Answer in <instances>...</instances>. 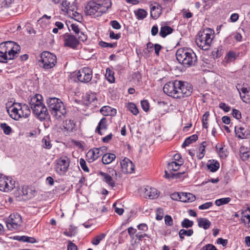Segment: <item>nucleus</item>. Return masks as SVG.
<instances>
[{
	"mask_svg": "<svg viewBox=\"0 0 250 250\" xmlns=\"http://www.w3.org/2000/svg\"><path fill=\"white\" fill-rule=\"evenodd\" d=\"M240 157L243 161L247 160L250 157V150L247 147L241 146L240 149Z\"/></svg>",
	"mask_w": 250,
	"mask_h": 250,
	"instance_id": "nucleus-30",
	"label": "nucleus"
},
{
	"mask_svg": "<svg viewBox=\"0 0 250 250\" xmlns=\"http://www.w3.org/2000/svg\"><path fill=\"white\" fill-rule=\"evenodd\" d=\"M201 250H216V248L211 244H208L203 247Z\"/></svg>",
	"mask_w": 250,
	"mask_h": 250,
	"instance_id": "nucleus-64",
	"label": "nucleus"
},
{
	"mask_svg": "<svg viewBox=\"0 0 250 250\" xmlns=\"http://www.w3.org/2000/svg\"><path fill=\"white\" fill-rule=\"evenodd\" d=\"M71 30L73 31L75 34V36H76L78 34H80L81 30L78 25L76 24L72 23L70 25Z\"/></svg>",
	"mask_w": 250,
	"mask_h": 250,
	"instance_id": "nucleus-53",
	"label": "nucleus"
},
{
	"mask_svg": "<svg viewBox=\"0 0 250 250\" xmlns=\"http://www.w3.org/2000/svg\"><path fill=\"white\" fill-rule=\"evenodd\" d=\"M183 163H179L175 161H172L167 164V169L170 172L176 171L180 169Z\"/></svg>",
	"mask_w": 250,
	"mask_h": 250,
	"instance_id": "nucleus-31",
	"label": "nucleus"
},
{
	"mask_svg": "<svg viewBox=\"0 0 250 250\" xmlns=\"http://www.w3.org/2000/svg\"><path fill=\"white\" fill-rule=\"evenodd\" d=\"M181 232V233L183 234L184 235H186L188 236H191L193 233V230L192 229H189L188 230H186L184 229H182L180 230Z\"/></svg>",
	"mask_w": 250,
	"mask_h": 250,
	"instance_id": "nucleus-61",
	"label": "nucleus"
},
{
	"mask_svg": "<svg viewBox=\"0 0 250 250\" xmlns=\"http://www.w3.org/2000/svg\"><path fill=\"white\" fill-rule=\"evenodd\" d=\"M7 223V227L9 230L17 229L21 226L22 219L21 215L14 213L10 215Z\"/></svg>",
	"mask_w": 250,
	"mask_h": 250,
	"instance_id": "nucleus-12",
	"label": "nucleus"
},
{
	"mask_svg": "<svg viewBox=\"0 0 250 250\" xmlns=\"http://www.w3.org/2000/svg\"><path fill=\"white\" fill-rule=\"evenodd\" d=\"M99 174L103 178V181L108 184L112 188L115 187V183L113 180V178L111 177L110 174L103 171H100Z\"/></svg>",
	"mask_w": 250,
	"mask_h": 250,
	"instance_id": "nucleus-20",
	"label": "nucleus"
},
{
	"mask_svg": "<svg viewBox=\"0 0 250 250\" xmlns=\"http://www.w3.org/2000/svg\"><path fill=\"white\" fill-rule=\"evenodd\" d=\"M165 222L166 225L171 226L173 224V219L172 217L168 215H167L165 217Z\"/></svg>",
	"mask_w": 250,
	"mask_h": 250,
	"instance_id": "nucleus-56",
	"label": "nucleus"
},
{
	"mask_svg": "<svg viewBox=\"0 0 250 250\" xmlns=\"http://www.w3.org/2000/svg\"><path fill=\"white\" fill-rule=\"evenodd\" d=\"M99 45L103 48L104 47H110L115 48L117 46V42L114 43H107L104 41H100L99 43Z\"/></svg>",
	"mask_w": 250,
	"mask_h": 250,
	"instance_id": "nucleus-47",
	"label": "nucleus"
},
{
	"mask_svg": "<svg viewBox=\"0 0 250 250\" xmlns=\"http://www.w3.org/2000/svg\"><path fill=\"white\" fill-rule=\"evenodd\" d=\"M199 227L202 228L204 229H207L211 226V222L207 218H200L197 219Z\"/></svg>",
	"mask_w": 250,
	"mask_h": 250,
	"instance_id": "nucleus-27",
	"label": "nucleus"
},
{
	"mask_svg": "<svg viewBox=\"0 0 250 250\" xmlns=\"http://www.w3.org/2000/svg\"><path fill=\"white\" fill-rule=\"evenodd\" d=\"M176 57L178 62L187 67L195 65L197 61L196 54L187 47L179 48L176 51Z\"/></svg>",
	"mask_w": 250,
	"mask_h": 250,
	"instance_id": "nucleus-2",
	"label": "nucleus"
},
{
	"mask_svg": "<svg viewBox=\"0 0 250 250\" xmlns=\"http://www.w3.org/2000/svg\"><path fill=\"white\" fill-rule=\"evenodd\" d=\"M57 62L56 55L48 51H44L40 55L39 65L44 69L53 68Z\"/></svg>",
	"mask_w": 250,
	"mask_h": 250,
	"instance_id": "nucleus-5",
	"label": "nucleus"
},
{
	"mask_svg": "<svg viewBox=\"0 0 250 250\" xmlns=\"http://www.w3.org/2000/svg\"><path fill=\"white\" fill-rule=\"evenodd\" d=\"M15 181L8 178L7 181V186L6 188V192L12 190L15 188Z\"/></svg>",
	"mask_w": 250,
	"mask_h": 250,
	"instance_id": "nucleus-51",
	"label": "nucleus"
},
{
	"mask_svg": "<svg viewBox=\"0 0 250 250\" xmlns=\"http://www.w3.org/2000/svg\"><path fill=\"white\" fill-rule=\"evenodd\" d=\"M42 146L44 148L49 149L52 147V145L48 136H44L42 139Z\"/></svg>",
	"mask_w": 250,
	"mask_h": 250,
	"instance_id": "nucleus-37",
	"label": "nucleus"
},
{
	"mask_svg": "<svg viewBox=\"0 0 250 250\" xmlns=\"http://www.w3.org/2000/svg\"><path fill=\"white\" fill-rule=\"evenodd\" d=\"M188 10H187L185 9H183L182 10V12L183 13V17L184 18L189 19L193 16L192 13L190 12H188Z\"/></svg>",
	"mask_w": 250,
	"mask_h": 250,
	"instance_id": "nucleus-63",
	"label": "nucleus"
},
{
	"mask_svg": "<svg viewBox=\"0 0 250 250\" xmlns=\"http://www.w3.org/2000/svg\"><path fill=\"white\" fill-rule=\"evenodd\" d=\"M236 55L233 51H229L225 59L227 62H233L236 59Z\"/></svg>",
	"mask_w": 250,
	"mask_h": 250,
	"instance_id": "nucleus-45",
	"label": "nucleus"
},
{
	"mask_svg": "<svg viewBox=\"0 0 250 250\" xmlns=\"http://www.w3.org/2000/svg\"><path fill=\"white\" fill-rule=\"evenodd\" d=\"M122 170L124 173H131L133 172L135 166L133 163L127 158H125L120 162Z\"/></svg>",
	"mask_w": 250,
	"mask_h": 250,
	"instance_id": "nucleus-14",
	"label": "nucleus"
},
{
	"mask_svg": "<svg viewBox=\"0 0 250 250\" xmlns=\"http://www.w3.org/2000/svg\"><path fill=\"white\" fill-rule=\"evenodd\" d=\"M63 45L64 47L76 49L80 44L79 40L73 35L66 33L62 35Z\"/></svg>",
	"mask_w": 250,
	"mask_h": 250,
	"instance_id": "nucleus-13",
	"label": "nucleus"
},
{
	"mask_svg": "<svg viewBox=\"0 0 250 250\" xmlns=\"http://www.w3.org/2000/svg\"><path fill=\"white\" fill-rule=\"evenodd\" d=\"M223 53V51L221 47H218L217 48H215L214 50L212 52V55L214 59L218 58L220 57Z\"/></svg>",
	"mask_w": 250,
	"mask_h": 250,
	"instance_id": "nucleus-44",
	"label": "nucleus"
},
{
	"mask_svg": "<svg viewBox=\"0 0 250 250\" xmlns=\"http://www.w3.org/2000/svg\"><path fill=\"white\" fill-rule=\"evenodd\" d=\"M31 109L33 114L40 121H43L50 117L48 111L43 103L35 105Z\"/></svg>",
	"mask_w": 250,
	"mask_h": 250,
	"instance_id": "nucleus-10",
	"label": "nucleus"
},
{
	"mask_svg": "<svg viewBox=\"0 0 250 250\" xmlns=\"http://www.w3.org/2000/svg\"><path fill=\"white\" fill-rule=\"evenodd\" d=\"M80 165L81 168L84 171L86 172H89V169L87 166L86 162L83 158H81L80 159Z\"/></svg>",
	"mask_w": 250,
	"mask_h": 250,
	"instance_id": "nucleus-49",
	"label": "nucleus"
},
{
	"mask_svg": "<svg viewBox=\"0 0 250 250\" xmlns=\"http://www.w3.org/2000/svg\"><path fill=\"white\" fill-rule=\"evenodd\" d=\"M116 158V155L113 153H106L102 157V161L104 164H109Z\"/></svg>",
	"mask_w": 250,
	"mask_h": 250,
	"instance_id": "nucleus-28",
	"label": "nucleus"
},
{
	"mask_svg": "<svg viewBox=\"0 0 250 250\" xmlns=\"http://www.w3.org/2000/svg\"><path fill=\"white\" fill-rule=\"evenodd\" d=\"M165 174L164 175V177L166 179H169L170 178H179L181 177V176L182 174H185V172H177L176 173H172L171 172H170V173H168L167 171H165Z\"/></svg>",
	"mask_w": 250,
	"mask_h": 250,
	"instance_id": "nucleus-39",
	"label": "nucleus"
},
{
	"mask_svg": "<svg viewBox=\"0 0 250 250\" xmlns=\"http://www.w3.org/2000/svg\"><path fill=\"white\" fill-rule=\"evenodd\" d=\"M162 7L159 4L151 7L150 16L153 19H158L161 14Z\"/></svg>",
	"mask_w": 250,
	"mask_h": 250,
	"instance_id": "nucleus-21",
	"label": "nucleus"
},
{
	"mask_svg": "<svg viewBox=\"0 0 250 250\" xmlns=\"http://www.w3.org/2000/svg\"><path fill=\"white\" fill-rule=\"evenodd\" d=\"M21 51V46L16 42L7 41L0 43V62H7L8 60L17 57Z\"/></svg>",
	"mask_w": 250,
	"mask_h": 250,
	"instance_id": "nucleus-1",
	"label": "nucleus"
},
{
	"mask_svg": "<svg viewBox=\"0 0 250 250\" xmlns=\"http://www.w3.org/2000/svg\"><path fill=\"white\" fill-rule=\"evenodd\" d=\"M196 199L195 196L191 193L181 192V201L192 202Z\"/></svg>",
	"mask_w": 250,
	"mask_h": 250,
	"instance_id": "nucleus-25",
	"label": "nucleus"
},
{
	"mask_svg": "<svg viewBox=\"0 0 250 250\" xmlns=\"http://www.w3.org/2000/svg\"><path fill=\"white\" fill-rule=\"evenodd\" d=\"M219 107L223 109L225 112H229L230 109V107L227 105L225 103L221 102L219 104Z\"/></svg>",
	"mask_w": 250,
	"mask_h": 250,
	"instance_id": "nucleus-62",
	"label": "nucleus"
},
{
	"mask_svg": "<svg viewBox=\"0 0 250 250\" xmlns=\"http://www.w3.org/2000/svg\"><path fill=\"white\" fill-rule=\"evenodd\" d=\"M75 123L72 120H66L64 123L63 127L67 131H72L75 127Z\"/></svg>",
	"mask_w": 250,
	"mask_h": 250,
	"instance_id": "nucleus-33",
	"label": "nucleus"
},
{
	"mask_svg": "<svg viewBox=\"0 0 250 250\" xmlns=\"http://www.w3.org/2000/svg\"><path fill=\"white\" fill-rule=\"evenodd\" d=\"M70 159L67 156H62L55 161V169L59 175H64L68 170Z\"/></svg>",
	"mask_w": 250,
	"mask_h": 250,
	"instance_id": "nucleus-6",
	"label": "nucleus"
},
{
	"mask_svg": "<svg viewBox=\"0 0 250 250\" xmlns=\"http://www.w3.org/2000/svg\"><path fill=\"white\" fill-rule=\"evenodd\" d=\"M241 221L245 224H248V227L250 228V215L247 214L245 212H242Z\"/></svg>",
	"mask_w": 250,
	"mask_h": 250,
	"instance_id": "nucleus-46",
	"label": "nucleus"
},
{
	"mask_svg": "<svg viewBox=\"0 0 250 250\" xmlns=\"http://www.w3.org/2000/svg\"><path fill=\"white\" fill-rule=\"evenodd\" d=\"M177 99H181L190 96L193 90L192 85L186 82L179 81Z\"/></svg>",
	"mask_w": 250,
	"mask_h": 250,
	"instance_id": "nucleus-7",
	"label": "nucleus"
},
{
	"mask_svg": "<svg viewBox=\"0 0 250 250\" xmlns=\"http://www.w3.org/2000/svg\"><path fill=\"white\" fill-rule=\"evenodd\" d=\"M231 114L233 117L237 119H240L241 118V113L237 109H233Z\"/></svg>",
	"mask_w": 250,
	"mask_h": 250,
	"instance_id": "nucleus-59",
	"label": "nucleus"
},
{
	"mask_svg": "<svg viewBox=\"0 0 250 250\" xmlns=\"http://www.w3.org/2000/svg\"><path fill=\"white\" fill-rule=\"evenodd\" d=\"M173 29L169 26H162L159 33L160 36L162 38H165L167 35L171 34Z\"/></svg>",
	"mask_w": 250,
	"mask_h": 250,
	"instance_id": "nucleus-29",
	"label": "nucleus"
},
{
	"mask_svg": "<svg viewBox=\"0 0 250 250\" xmlns=\"http://www.w3.org/2000/svg\"><path fill=\"white\" fill-rule=\"evenodd\" d=\"M78 80L82 83H86L90 82L92 78V70L88 67L81 68L76 74Z\"/></svg>",
	"mask_w": 250,
	"mask_h": 250,
	"instance_id": "nucleus-8",
	"label": "nucleus"
},
{
	"mask_svg": "<svg viewBox=\"0 0 250 250\" xmlns=\"http://www.w3.org/2000/svg\"><path fill=\"white\" fill-rule=\"evenodd\" d=\"M96 1L90 0L87 2L85 6L84 12L86 15L93 16L95 17H100L103 15Z\"/></svg>",
	"mask_w": 250,
	"mask_h": 250,
	"instance_id": "nucleus-11",
	"label": "nucleus"
},
{
	"mask_svg": "<svg viewBox=\"0 0 250 250\" xmlns=\"http://www.w3.org/2000/svg\"><path fill=\"white\" fill-rule=\"evenodd\" d=\"M0 128L3 130V132L6 135H9L12 132V128L6 123H1L0 124Z\"/></svg>",
	"mask_w": 250,
	"mask_h": 250,
	"instance_id": "nucleus-43",
	"label": "nucleus"
},
{
	"mask_svg": "<svg viewBox=\"0 0 250 250\" xmlns=\"http://www.w3.org/2000/svg\"><path fill=\"white\" fill-rule=\"evenodd\" d=\"M141 104L142 109L145 111L147 112L149 109V104L147 100H144L141 102Z\"/></svg>",
	"mask_w": 250,
	"mask_h": 250,
	"instance_id": "nucleus-50",
	"label": "nucleus"
},
{
	"mask_svg": "<svg viewBox=\"0 0 250 250\" xmlns=\"http://www.w3.org/2000/svg\"><path fill=\"white\" fill-rule=\"evenodd\" d=\"M107 80L110 83L115 82V78L114 76V72L109 68H107L106 70V73L105 75Z\"/></svg>",
	"mask_w": 250,
	"mask_h": 250,
	"instance_id": "nucleus-36",
	"label": "nucleus"
},
{
	"mask_svg": "<svg viewBox=\"0 0 250 250\" xmlns=\"http://www.w3.org/2000/svg\"><path fill=\"white\" fill-rule=\"evenodd\" d=\"M158 190L155 188L147 186L145 188L144 190V196L145 198H148L150 199H154L157 198L158 197Z\"/></svg>",
	"mask_w": 250,
	"mask_h": 250,
	"instance_id": "nucleus-18",
	"label": "nucleus"
},
{
	"mask_svg": "<svg viewBox=\"0 0 250 250\" xmlns=\"http://www.w3.org/2000/svg\"><path fill=\"white\" fill-rule=\"evenodd\" d=\"M216 149L219 156L223 159L225 158L228 155V151L226 148H224L222 146H216Z\"/></svg>",
	"mask_w": 250,
	"mask_h": 250,
	"instance_id": "nucleus-34",
	"label": "nucleus"
},
{
	"mask_svg": "<svg viewBox=\"0 0 250 250\" xmlns=\"http://www.w3.org/2000/svg\"><path fill=\"white\" fill-rule=\"evenodd\" d=\"M12 107V109L11 111L8 112L9 115L12 119L15 120H18L20 118H21L18 106L14 105L13 104ZM8 111H9V110Z\"/></svg>",
	"mask_w": 250,
	"mask_h": 250,
	"instance_id": "nucleus-24",
	"label": "nucleus"
},
{
	"mask_svg": "<svg viewBox=\"0 0 250 250\" xmlns=\"http://www.w3.org/2000/svg\"><path fill=\"white\" fill-rule=\"evenodd\" d=\"M193 224L194 223L192 221H190L188 219L185 218L182 221L181 226L183 228H188L192 227Z\"/></svg>",
	"mask_w": 250,
	"mask_h": 250,
	"instance_id": "nucleus-48",
	"label": "nucleus"
},
{
	"mask_svg": "<svg viewBox=\"0 0 250 250\" xmlns=\"http://www.w3.org/2000/svg\"><path fill=\"white\" fill-rule=\"evenodd\" d=\"M85 101L87 102L88 103H91L96 99V96L94 94H86L85 95Z\"/></svg>",
	"mask_w": 250,
	"mask_h": 250,
	"instance_id": "nucleus-55",
	"label": "nucleus"
},
{
	"mask_svg": "<svg viewBox=\"0 0 250 250\" xmlns=\"http://www.w3.org/2000/svg\"><path fill=\"white\" fill-rule=\"evenodd\" d=\"M107 128V121L105 118H103L99 122L97 126L95 132L99 135H102L103 133L101 130H106Z\"/></svg>",
	"mask_w": 250,
	"mask_h": 250,
	"instance_id": "nucleus-23",
	"label": "nucleus"
},
{
	"mask_svg": "<svg viewBox=\"0 0 250 250\" xmlns=\"http://www.w3.org/2000/svg\"><path fill=\"white\" fill-rule=\"evenodd\" d=\"M156 219L157 220H161L163 218L164 212L163 210L161 208H157L156 211Z\"/></svg>",
	"mask_w": 250,
	"mask_h": 250,
	"instance_id": "nucleus-54",
	"label": "nucleus"
},
{
	"mask_svg": "<svg viewBox=\"0 0 250 250\" xmlns=\"http://www.w3.org/2000/svg\"><path fill=\"white\" fill-rule=\"evenodd\" d=\"M198 139V136L196 134H193L186 138L183 143L182 146L183 148L189 146L190 144L195 142Z\"/></svg>",
	"mask_w": 250,
	"mask_h": 250,
	"instance_id": "nucleus-32",
	"label": "nucleus"
},
{
	"mask_svg": "<svg viewBox=\"0 0 250 250\" xmlns=\"http://www.w3.org/2000/svg\"><path fill=\"white\" fill-rule=\"evenodd\" d=\"M47 104L51 114L56 119H60L66 114L63 102L57 98H51L47 100Z\"/></svg>",
	"mask_w": 250,
	"mask_h": 250,
	"instance_id": "nucleus-3",
	"label": "nucleus"
},
{
	"mask_svg": "<svg viewBox=\"0 0 250 250\" xmlns=\"http://www.w3.org/2000/svg\"><path fill=\"white\" fill-rule=\"evenodd\" d=\"M213 33V30L210 29L200 31L197 36L195 41L198 47L203 50H208L214 37Z\"/></svg>",
	"mask_w": 250,
	"mask_h": 250,
	"instance_id": "nucleus-4",
	"label": "nucleus"
},
{
	"mask_svg": "<svg viewBox=\"0 0 250 250\" xmlns=\"http://www.w3.org/2000/svg\"><path fill=\"white\" fill-rule=\"evenodd\" d=\"M14 105L18 106L19 109L20 111L21 117L26 118L30 115V109L27 104H22L21 103H14Z\"/></svg>",
	"mask_w": 250,
	"mask_h": 250,
	"instance_id": "nucleus-17",
	"label": "nucleus"
},
{
	"mask_svg": "<svg viewBox=\"0 0 250 250\" xmlns=\"http://www.w3.org/2000/svg\"><path fill=\"white\" fill-rule=\"evenodd\" d=\"M134 12L137 19L139 20H143L147 15V12L143 9H139Z\"/></svg>",
	"mask_w": 250,
	"mask_h": 250,
	"instance_id": "nucleus-35",
	"label": "nucleus"
},
{
	"mask_svg": "<svg viewBox=\"0 0 250 250\" xmlns=\"http://www.w3.org/2000/svg\"><path fill=\"white\" fill-rule=\"evenodd\" d=\"M220 167L219 163L215 160H209L208 164L207 167L212 172L216 171Z\"/></svg>",
	"mask_w": 250,
	"mask_h": 250,
	"instance_id": "nucleus-26",
	"label": "nucleus"
},
{
	"mask_svg": "<svg viewBox=\"0 0 250 250\" xmlns=\"http://www.w3.org/2000/svg\"><path fill=\"white\" fill-rule=\"evenodd\" d=\"M231 201V198L229 197L217 199L215 204L217 206H221L229 203Z\"/></svg>",
	"mask_w": 250,
	"mask_h": 250,
	"instance_id": "nucleus-41",
	"label": "nucleus"
},
{
	"mask_svg": "<svg viewBox=\"0 0 250 250\" xmlns=\"http://www.w3.org/2000/svg\"><path fill=\"white\" fill-rule=\"evenodd\" d=\"M102 14L105 13L108 9L111 7L112 3L110 0H98L96 1Z\"/></svg>",
	"mask_w": 250,
	"mask_h": 250,
	"instance_id": "nucleus-16",
	"label": "nucleus"
},
{
	"mask_svg": "<svg viewBox=\"0 0 250 250\" xmlns=\"http://www.w3.org/2000/svg\"><path fill=\"white\" fill-rule=\"evenodd\" d=\"M179 81L175 80L167 83L164 86L163 91L168 96L177 99Z\"/></svg>",
	"mask_w": 250,
	"mask_h": 250,
	"instance_id": "nucleus-9",
	"label": "nucleus"
},
{
	"mask_svg": "<svg viewBox=\"0 0 250 250\" xmlns=\"http://www.w3.org/2000/svg\"><path fill=\"white\" fill-rule=\"evenodd\" d=\"M110 25L115 29H120L121 28L120 23L115 20L110 21Z\"/></svg>",
	"mask_w": 250,
	"mask_h": 250,
	"instance_id": "nucleus-57",
	"label": "nucleus"
},
{
	"mask_svg": "<svg viewBox=\"0 0 250 250\" xmlns=\"http://www.w3.org/2000/svg\"><path fill=\"white\" fill-rule=\"evenodd\" d=\"M127 108L134 115H137L139 113V110L133 103H129L127 105Z\"/></svg>",
	"mask_w": 250,
	"mask_h": 250,
	"instance_id": "nucleus-42",
	"label": "nucleus"
},
{
	"mask_svg": "<svg viewBox=\"0 0 250 250\" xmlns=\"http://www.w3.org/2000/svg\"><path fill=\"white\" fill-rule=\"evenodd\" d=\"M76 37H77V39L79 40V42L82 41L83 42H84L87 39V36L86 34H84V33L81 31L80 34H78Z\"/></svg>",
	"mask_w": 250,
	"mask_h": 250,
	"instance_id": "nucleus-52",
	"label": "nucleus"
},
{
	"mask_svg": "<svg viewBox=\"0 0 250 250\" xmlns=\"http://www.w3.org/2000/svg\"><path fill=\"white\" fill-rule=\"evenodd\" d=\"M212 205H213V204L212 202H207V203H205L199 206V209H201V210L208 209L209 208L211 207L212 206Z\"/></svg>",
	"mask_w": 250,
	"mask_h": 250,
	"instance_id": "nucleus-58",
	"label": "nucleus"
},
{
	"mask_svg": "<svg viewBox=\"0 0 250 250\" xmlns=\"http://www.w3.org/2000/svg\"><path fill=\"white\" fill-rule=\"evenodd\" d=\"M7 181H8V178L7 177H0V190L6 192Z\"/></svg>",
	"mask_w": 250,
	"mask_h": 250,
	"instance_id": "nucleus-38",
	"label": "nucleus"
},
{
	"mask_svg": "<svg viewBox=\"0 0 250 250\" xmlns=\"http://www.w3.org/2000/svg\"><path fill=\"white\" fill-rule=\"evenodd\" d=\"M103 155V153L100 152V149L98 148H94L89 150L87 153L86 156L88 159L92 162Z\"/></svg>",
	"mask_w": 250,
	"mask_h": 250,
	"instance_id": "nucleus-19",
	"label": "nucleus"
},
{
	"mask_svg": "<svg viewBox=\"0 0 250 250\" xmlns=\"http://www.w3.org/2000/svg\"><path fill=\"white\" fill-rule=\"evenodd\" d=\"M234 131L236 136L240 139H245L250 135V131L242 126H235Z\"/></svg>",
	"mask_w": 250,
	"mask_h": 250,
	"instance_id": "nucleus-15",
	"label": "nucleus"
},
{
	"mask_svg": "<svg viewBox=\"0 0 250 250\" xmlns=\"http://www.w3.org/2000/svg\"><path fill=\"white\" fill-rule=\"evenodd\" d=\"M42 96L40 94H36L34 96L31 97L29 103L30 108L32 109L34 108V106H35V105H37L39 104H42Z\"/></svg>",
	"mask_w": 250,
	"mask_h": 250,
	"instance_id": "nucleus-22",
	"label": "nucleus"
},
{
	"mask_svg": "<svg viewBox=\"0 0 250 250\" xmlns=\"http://www.w3.org/2000/svg\"><path fill=\"white\" fill-rule=\"evenodd\" d=\"M121 37V33L115 34L113 31H109V38L111 39L119 40Z\"/></svg>",
	"mask_w": 250,
	"mask_h": 250,
	"instance_id": "nucleus-60",
	"label": "nucleus"
},
{
	"mask_svg": "<svg viewBox=\"0 0 250 250\" xmlns=\"http://www.w3.org/2000/svg\"><path fill=\"white\" fill-rule=\"evenodd\" d=\"M106 234L102 233L100 235H96L94 237L91 241V243L94 245H98L103 239L105 238Z\"/></svg>",
	"mask_w": 250,
	"mask_h": 250,
	"instance_id": "nucleus-40",
	"label": "nucleus"
}]
</instances>
